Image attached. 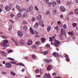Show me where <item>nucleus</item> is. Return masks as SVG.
Instances as JSON below:
<instances>
[{"mask_svg":"<svg viewBox=\"0 0 78 78\" xmlns=\"http://www.w3.org/2000/svg\"><path fill=\"white\" fill-rule=\"evenodd\" d=\"M35 8V10H37V11H38V8H37V7L36 6H35L34 7Z\"/></svg>","mask_w":78,"mask_h":78,"instance_id":"55","label":"nucleus"},{"mask_svg":"<svg viewBox=\"0 0 78 78\" xmlns=\"http://www.w3.org/2000/svg\"><path fill=\"white\" fill-rule=\"evenodd\" d=\"M60 17L61 19H63L64 18V16L62 15H61Z\"/></svg>","mask_w":78,"mask_h":78,"instance_id":"54","label":"nucleus"},{"mask_svg":"<svg viewBox=\"0 0 78 78\" xmlns=\"http://www.w3.org/2000/svg\"><path fill=\"white\" fill-rule=\"evenodd\" d=\"M11 52H13L12 50H9L8 51V53H11Z\"/></svg>","mask_w":78,"mask_h":78,"instance_id":"52","label":"nucleus"},{"mask_svg":"<svg viewBox=\"0 0 78 78\" xmlns=\"http://www.w3.org/2000/svg\"><path fill=\"white\" fill-rule=\"evenodd\" d=\"M22 72H24V71H25V69H22Z\"/></svg>","mask_w":78,"mask_h":78,"instance_id":"64","label":"nucleus"},{"mask_svg":"<svg viewBox=\"0 0 78 78\" xmlns=\"http://www.w3.org/2000/svg\"><path fill=\"white\" fill-rule=\"evenodd\" d=\"M35 34H38V33L37 32V31H35Z\"/></svg>","mask_w":78,"mask_h":78,"instance_id":"61","label":"nucleus"},{"mask_svg":"<svg viewBox=\"0 0 78 78\" xmlns=\"http://www.w3.org/2000/svg\"><path fill=\"white\" fill-rule=\"evenodd\" d=\"M10 62L11 64H16V62H15L13 61H11Z\"/></svg>","mask_w":78,"mask_h":78,"instance_id":"51","label":"nucleus"},{"mask_svg":"<svg viewBox=\"0 0 78 78\" xmlns=\"http://www.w3.org/2000/svg\"><path fill=\"white\" fill-rule=\"evenodd\" d=\"M51 27L50 26H48L47 27V31L49 32L51 30Z\"/></svg>","mask_w":78,"mask_h":78,"instance_id":"19","label":"nucleus"},{"mask_svg":"<svg viewBox=\"0 0 78 78\" xmlns=\"http://www.w3.org/2000/svg\"><path fill=\"white\" fill-rule=\"evenodd\" d=\"M73 27H76V25H77V24L76 23H73Z\"/></svg>","mask_w":78,"mask_h":78,"instance_id":"32","label":"nucleus"},{"mask_svg":"<svg viewBox=\"0 0 78 78\" xmlns=\"http://www.w3.org/2000/svg\"><path fill=\"white\" fill-rule=\"evenodd\" d=\"M55 29L56 30H57V31H58V30H59V27H58V26H56V27H55Z\"/></svg>","mask_w":78,"mask_h":78,"instance_id":"30","label":"nucleus"},{"mask_svg":"<svg viewBox=\"0 0 78 78\" xmlns=\"http://www.w3.org/2000/svg\"><path fill=\"white\" fill-rule=\"evenodd\" d=\"M52 69V67L51 66H49L47 68L48 70H50Z\"/></svg>","mask_w":78,"mask_h":78,"instance_id":"21","label":"nucleus"},{"mask_svg":"<svg viewBox=\"0 0 78 78\" xmlns=\"http://www.w3.org/2000/svg\"><path fill=\"white\" fill-rule=\"evenodd\" d=\"M52 4L54 8H56V3L55 2H52Z\"/></svg>","mask_w":78,"mask_h":78,"instance_id":"15","label":"nucleus"},{"mask_svg":"<svg viewBox=\"0 0 78 78\" xmlns=\"http://www.w3.org/2000/svg\"><path fill=\"white\" fill-rule=\"evenodd\" d=\"M54 12H55V13H57V10H56L54 9Z\"/></svg>","mask_w":78,"mask_h":78,"instance_id":"56","label":"nucleus"},{"mask_svg":"<svg viewBox=\"0 0 78 78\" xmlns=\"http://www.w3.org/2000/svg\"><path fill=\"white\" fill-rule=\"evenodd\" d=\"M57 2L58 3V4H59V3H61L60 0H57Z\"/></svg>","mask_w":78,"mask_h":78,"instance_id":"49","label":"nucleus"},{"mask_svg":"<svg viewBox=\"0 0 78 78\" xmlns=\"http://www.w3.org/2000/svg\"><path fill=\"white\" fill-rule=\"evenodd\" d=\"M8 59H9V60H11V61H15V60L12 58H8Z\"/></svg>","mask_w":78,"mask_h":78,"instance_id":"33","label":"nucleus"},{"mask_svg":"<svg viewBox=\"0 0 78 78\" xmlns=\"http://www.w3.org/2000/svg\"><path fill=\"white\" fill-rule=\"evenodd\" d=\"M11 7L9 6H7L5 7V9L7 11H9L11 10Z\"/></svg>","mask_w":78,"mask_h":78,"instance_id":"6","label":"nucleus"},{"mask_svg":"<svg viewBox=\"0 0 78 78\" xmlns=\"http://www.w3.org/2000/svg\"><path fill=\"white\" fill-rule=\"evenodd\" d=\"M25 44V41L23 40H22L20 41V44L22 45H23Z\"/></svg>","mask_w":78,"mask_h":78,"instance_id":"17","label":"nucleus"},{"mask_svg":"<svg viewBox=\"0 0 78 78\" xmlns=\"http://www.w3.org/2000/svg\"><path fill=\"white\" fill-rule=\"evenodd\" d=\"M35 37H39V36H38V35H35Z\"/></svg>","mask_w":78,"mask_h":78,"instance_id":"62","label":"nucleus"},{"mask_svg":"<svg viewBox=\"0 0 78 78\" xmlns=\"http://www.w3.org/2000/svg\"><path fill=\"white\" fill-rule=\"evenodd\" d=\"M32 48H36V46L35 45H33L32 46Z\"/></svg>","mask_w":78,"mask_h":78,"instance_id":"40","label":"nucleus"},{"mask_svg":"<svg viewBox=\"0 0 78 78\" xmlns=\"http://www.w3.org/2000/svg\"><path fill=\"white\" fill-rule=\"evenodd\" d=\"M66 9L64 6H60V11L62 12H64V11H66Z\"/></svg>","mask_w":78,"mask_h":78,"instance_id":"5","label":"nucleus"},{"mask_svg":"<svg viewBox=\"0 0 78 78\" xmlns=\"http://www.w3.org/2000/svg\"><path fill=\"white\" fill-rule=\"evenodd\" d=\"M44 1L46 2V3H48V2H49V0H44Z\"/></svg>","mask_w":78,"mask_h":78,"instance_id":"58","label":"nucleus"},{"mask_svg":"<svg viewBox=\"0 0 78 78\" xmlns=\"http://www.w3.org/2000/svg\"><path fill=\"white\" fill-rule=\"evenodd\" d=\"M49 39H50V41L51 42H52V41H53V40L52 37H50Z\"/></svg>","mask_w":78,"mask_h":78,"instance_id":"45","label":"nucleus"},{"mask_svg":"<svg viewBox=\"0 0 78 78\" xmlns=\"http://www.w3.org/2000/svg\"><path fill=\"white\" fill-rule=\"evenodd\" d=\"M12 74V75H14L15 76V75H16V74H15V73H13V72H12V71H11L10 72Z\"/></svg>","mask_w":78,"mask_h":78,"instance_id":"39","label":"nucleus"},{"mask_svg":"<svg viewBox=\"0 0 78 78\" xmlns=\"http://www.w3.org/2000/svg\"><path fill=\"white\" fill-rule=\"evenodd\" d=\"M75 12L76 14H78V9H76L75 10Z\"/></svg>","mask_w":78,"mask_h":78,"instance_id":"27","label":"nucleus"},{"mask_svg":"<svg viewBox=\"0 0 78 78\" xmlns=\"http://www.w3.org/2000/svg\"><path fill=\"white\" fill-rule=\"evenodd\" d=\"M32 58H33V59H35L36 58V56L32 55Z\"/></svg>","mask_w":78,"mask_h":78,"instance_id":"46","label":"nucleus"},{"mask_svg":"<svg viewBox=\"0 0 78 78\" xmlns=\"http://www.w3.org/2000/svg\"><path fill=\"white\" fill-rule=\"evenodd\" d=\"M5 66L7 68H11L12 65L11 63L9 62H7L5 64Z\"/></svg>","mask_w":78,"mask_h":78,"instance_id":"3","label":"nucleus"},{"mask_svg":"<svg viewBox=\"0 0 78 78\" xmlns=\"http://www.w3.org/2000/svg\"><path fill=\"white\" fill-rule=\"evenodd\" d=\"M53 55V56H54L56 58H58V57H59V54L57 53L56 52H54L52 54Z\"/></svg>","mask_w":78,"mask_h":78,"instance_id":"9","label":"nucleus"},{"mask_svg":"<svg viewBox=\"0 0 78 78\" xmlns=\"http://www.w3.org/2000/svg\"><path fill=\"white\" fill-rule=\"evenodd\" d=\"M44 22L42 20L40 21L39 22V24L40 25H41V24H42Z\"/></svg>","mask_w":78,"mask_h":78,"instance_id":"35","label":"nucleus"},{"mask_svg":"<svg viewBox=\"0 0 78 78\" xmlns=\"http://www.w3.org/2000/svg\"><path fill=\"white\" fill-rule=\"evenodd\" d=\"M1 53H3V55H5V54H6L5 53V51H2L1 52Z\"/></svg>","mask_w":78,"mask_h":78,"instance_id":"59","label":"nucleus"},{"mask_svg":"<svg viewBox=\"0 0 78 78\" xmlns=\"http://www.w3.org/2000/svg\"><path fill=\"white\" fill-rule=\"evenodd\" d=\"M35 20V18L34 17H33L32 19V22H34Z\"/></svg>","mask_w":78,"mask_h":78,"instance_id":"50","label":"nucleus"},{"mask_svg":"<svg viewBox=\"0 0 78 78\" xmlns=\"http://www.w3.org/2000/svg\"><path fill=\"white\" fill-rule=\"evenodd\" d=\"M32 41H31V40H29V41L27 43V44L28 45H30L31 44H32Z\"/></svg>","mask_w":78,"mask_h":78,"instance_id":"16","label":"nucleus"},{"mask_svg":"<svg viewBox=\"0 0 78 78\" xmlns=\"http://www.w3.org/2000/svg\"><path fill=\"white\" fill-rule=\"evenodd\" d=\"M26 11L27 12H29L30 11V8H28L27 9Z\"/></svg>","mask_w":78,"mask_h":78,"instance_id":"28","label":"nucleus"},{"mask_svg":"<svg viewBox=\"0 0 78 78\" xmlns=\"http://www.w3.org/2000/svg\"><path fill=\"white\" fill-rule=\"evenodd\" d=\"M68 34L70 35V36H73V34H74V32L73 31L71 32H69Z\"/></svg>","mask_w":78,"mask_h":78,"instance_id":"20","label":"nucleus"},{"mask_svg":"<svg viewBox=\"0 0 78 78\" xmlns=\"http://www.w3.org/2000/svg\"><path fill=\"white\" fill-rule=\"evenodd\" d=\"M17 34L20 37H22L23 35L22 32L19 31L17 32Z\"/></svg>","mask_w":78,"mask_h":78,"instance_id":"10","label":"nucleus"},{"mask_svg":"<svg viewBox=\"0 0 78 78\" xmlns=\"http://www.w3.org/2000/svg\"><path fill=\"white\" fill-rule=\"evenodd\" d=\"M23 23L24 24H25L26 25V24H27V22L25 21H23Z\"/></svg>","mask_w":78,"mask_h":78,"instance_id":"43","label":"nucleus"},{"mask_svg":"<svg viewBox=\"0 0 78 78\" xmlns=\"http://www.w3.org/2000/svg\"><path fill=\"white\" fill-rule=\"evenodd\" d=\"M2 38H3V39H7L8 38V37H7V36H3L2 37Z\"/></svg>","mask_w":78,"mask_h":78,"instance_id":"36","label":"nucleus"},{"mask_svg":"<svg viewBox=\"0 0 78 78\" xmlns=\"http://www.w3.org/2000/svg\"><path fill=\"white\" fill-rule=\"evenodd\" d=\"M65 57L66 58H69V55H66L65 56Z\"/></svg>","mask_w":78,"mask_h":78,"instance_id":"57","label":"nucleus"},{"mask_svg":"<svg viewBox=\"0 0 78 78\" xmlns=\"http://www.w3.org/2000/svg\"><path fill=\"white\" fill-rule=\"evenodd\" d=\"M2 74H3L4 75H6L7 73L6 72H2Z\"/></svg>","mask_w":78,"mask_h":78,"instance_id":"41","label":"nucleus"},{"mask_svg":"<svg viewBox=\"0 0 78 78\" xmlns=\"http://www.w3.org/2000/svg\"><path fill=\"white\" fill-rule=\"evenodd\" d=\"M7 43H8V40H4L3 41V42L1 43V46L6 47H8V44H7Z\"/></svg>","mask_w":78,"mask_h":78,"instance_id":"1","label":"nucleus"},{"mask_svg":"<svg viewBox=\"0 0 78 78\" xmlns=\"http://www.w3.org/2000/svg\"><path fill=\"white\" fill-rule=\"evenodd\" d=\"M57 23L59 24V25H61V22L58 21L57 22Z\"/></svg>","mask_w":78,"mask_h":78,"instance_id":"60","label":"nucleus"},{"mask_svg":"<svg viewBox=\"0 0 78 78\" xmlns=\"http://www.w3.org/2000/svg\"><path fill=\"white\" fill-rule=\"evenodd\" d=\"M23 29H24V30H25V31H27V26H24L23 28Z\"/></svg>","mask_w":78,"mask_h":78,"instance_id":"31","label":"nucleus"},{"mask_svg":"<svg viewBox=\"0 0 78 78\" xmlns=\"http://www.w3.org/2000/svg\"><path fill=\"white\" fill-rule=\"evenodd\" d=\"M36 18L37 20H41L42 18V16L38 15L37 16Z\"/></svg>","mask_w":78,"mask_h":78,"instance_id":"12","label":"nucleus"},{"mask_svg":"<svg viewBox=\"0 0 78 78\" xmlns=\"http://www.w3.org/2000/svg\"><path fill=\"white\" fill-rule=\"evenodd\" d=\"M12 40L13 41H14V42H16V41H15V40H14V38H12Z\"/></svg>","mask_w":78,"mask_h":78,"instance_id":"63","label":"nucleus"},{"mask_svg":"<svg viewBox=\"0 0 78 78\" xmlns=\"http://www.w3.org/2000/svg\"><path fill=\"white\" fill-rule=\"evenodd\" d=\"M10 16L11 17H14V15L13 14H11Z\"/></svg>","mask_w":78,"mask_h":78,"instance_id":"48","label":"nucleus"},{"mask_svg":"<svg viewBox=\"0 0 78 78\" xmlns=\"http://www.w3.org/2000/svg\"><path fill=\"white\" fill-rule=\"evenodd\" d=\"M39 26V23H36L35 25H34V27L35 28H38V27Z\"/></svg>","mask_w":78,"mask_h":78,"instance_id":"14","label":"nucleus"},{"mask_svg":"<svg viewBox=\"0 0 78 78\" xmlns=\"http://www.w3.org/2000/svg\"><path fill=\"white\" fill-rule=\"evenodd\" d=\"M30 30L32 34H34V31H33V30L32 29V28H31V27H30Z\"/></svg>","mask_w":78,"mask_h":78,"instance_id":"11","label":"nucleus"},{"mask_svg":"<svg viewBox=\"0 0 78 78\" xmlns=\"http://www.w3.org/2000/svg\"><path fill=\"white\" fill-rule=\"evenodd\" d=\"M16 8H17V9H18L20 12H21L22 11V9H19V8H19V7L18 5H16Z\"/></svg>","mask_w":78,"mask_h":78,"instance_id":"24","label":"nucleus"},{"mask_svg":"<svg viewBox=\"0 0 78 78\" xmlns=\"http://www.w3.org/2000/svg\"><path fill=\"white\" fill-rule=\"evenodd\" d=\"M63 27L65 29H66L67 28V26L66 25V24L64 25Z\"/></svg>","mask_w":78,"mask_h":78,"instance_id":"42","label":"nucleus"},{"mask_svg":"<svg viewBox=\"0 0 78 78\" xmlns=\"http://www.w3.org/2000/svg\"><path fill=\"white\" fill-rule=\"evenodd\" d=\"M71 3L72 2H68L67 3V5H70Z\"/></svg>","mask_w":78,"mask_h":78,"instance_id":"37","label":"nucleus"},{"mask_svg":"<svg viewBox=\"0 0 78 78\" xmlns=\"http://www.w3.org/2000/svg\"><path fill=\"white\" fill-rule=\"evenodd\" d=\"M50 75L46 74L45 75H44L43 78H50Z\"/></svg>","mask_w":78,"mask_h":78,"instance_id":"8","label":"nucleus"},{"mask_svg":"<svg viewBox=\"0 0 78 78\" xmlns=\"http://www.w3.org/2000/svg\"><path fill=\"white\" fill-rule=\"evenodd\" d=\"M16 65H19L20 66H24V64L22 63H16Z\"/></svg>","mask_w":78,"mask_h":78,"instance_id":"23","label":"nucleus"},{"mask_svg":"<svg viewBox=\"0 0 78 78\" xmlns=\"http://www.w3.org/2000/svg\"><path fill=\"white\" fill-rule=\"evenodd\" d=\"M48 53V52L47 51H45L43 52V54L44 55H47Z\"/></svg>","mask_w":78,"mask_h":78,"instance_id":"22","label":"nucleus"},{"mask_svg":"<svg viewBox=\"0 0 78 78\" xmlns=\"http://www.w3.org/2000/svg\"><path fill=\"white\" fill-rule=\"evenodd\" d=\"M44 61L47 63H50L52 62V60L50 59L49 60H48L47 59H44L43 60Z\"/></svg>","mask_w":78,"mask_h":78,"instance_id":"4","label":"nucleus"},{"mask_svg":"<svg viewBox=\"0 0 78 78\" xmlns=\"http://www.w3.org/2000/svg\"><path fill=\"white\" fill-rule=\"evenodd\" d=\"M46 39L45 38H42L41 39V41L42 42V43H44L45 42Z\"/></svg>","mask_w":78,"mask_h":78,"instance_id":"18","label":"nucleus"},{"mask_svg":"<svg viewBox=\"0 0 78 78\" xmlns=\"http://www.w3.org/2000/svg\"><path fill=\"white\" fill-rule=\"evenodd\" d=\"M17 15L18 17H22V14L20 12H19Z\"/></svg>","mask_w":78,"mask_h":78,"instance_id":"26","label":"nucleus"},{"mask_svg":"<svg viewBox=\"0 0 78 78\" xmlns=\"http://www.w3.org/2000/svg\"><path fill=\"white\" fill-rule=\"evenodd\" d=\"M61 35H66V32L63 29H62L61 30Z\"/></svg>","mask_w":78,"mask_h":78,"instance_id":"7","label":"nucleus"},{"mask_svg":"<svg viewBox=\"0 0 78 78\" xmlns=\"http://www.w3.org/2000/svg\"><path fill=\"white\" fill-rule=\"evenodd\" d=\"M48 5L49 7H51V5H52V3L51 2H49L48 3Z\"/></svg>","mask_w":78,"mask_h":78,"instance_id":"29","label":"nucleus"},{"mask_svg":"<svg viewBox=\"0 0 78 78\" xmlns=\"http://www.w3.org/2000/svg\"><path fill=\"white\" fill-rule=\"evenodd\" d=\"M27 17V13L25 12L23 13V15L22 16L23 18H25V17Z\"/></svg>","mask_w":78,"mask_h":78,"instance_id":"13","label":"nucleus"},{"mask_svg":"<svg viewBox=\"0 0 78 78\" xmlns=\"http://www.w3.org/2000/svg\"><path fill=\"white\" fill-rule=\"evenodd\" d=\"M60 44V42L57 40H55L54 42V45L55 47H58Z\"/></svg>","mask_w":78,"mask_h":78,"instance_id":"2","label":"nucleus"},{"mask_svg":"<svg viewBox=\"0 0 78 78\" xmlns=\"http://www.w3.org/2000/svg\"><path fill=\"white\" fill-rule=\"evenodd\" d=\"M50 13V11H46L45 12V14L46 15H48Z\"/></svg>","mask_w":78,"mask_h":78,"instance_id":"34","label":"nucleus"},{"mask_svg":"<svg viewBox=\"0 0 78 78\" xmlns=\"http://www.w3.org/2000/svg\"><path fill=\"white\" fill-rule=\"evenodd\" d=\"M56 74H57V73H52V75L53 76H56Z\"/></svg>","mask_w":78,"mask_h":78,"instance_id":"38","label":"nucleus"},{"mask_svg":"<svg viewBox=\"0 0 78 78\" xmlns=\"http://www.w3.org/2000/svg\"><path fill=\"white\" fill-rule=\"evenodd\" d=\"M35 72H36V73H39V70L37 69V70H35Z\"/></svg>","mask_w":78,"mask_h":78,"instance_id":"53","label":"nucleus"},{"mask_svg":"<svg viewBox=\"0 0 78 78\" xmlns=\"http://www.w3.org/2000/svg\"><path fill=\"white\" fill-rule=\"evenodd\" d=\"M50 47V45L49 44H47L46 45V47L47 48H49Z\"/></svg>","mask_w":78,"mask_h":78,"instance_id":"44","label":"nucleus"},{"mask_svg":"<svg viewBox=\"0 0 78 78\" xmlns=\"http://www.w3.org/2000/svg\"><path fill=\"white\" fill-rule=\"evenodd\" d=\"M66 60L67 62H69V61H70V59L69 58H66Z\"/></svg>","mask_w":78,"mask_h":78,"instance_id":"47","label":"nucleus"},{"mask_svg":"<svg viewBox=\"0 0 78 78\" xmlns=\"http://www.w3.org/2000/svg\"><path fill=\"white\" fill-rule=\"evenodd\" d=\"M35 44L37 45H41V42L40 41H37L35 42Z\"/></svg>","mask_w":78,"mask_h":78,"instance_id":"25","label":"nucleus"}]
</instances>
